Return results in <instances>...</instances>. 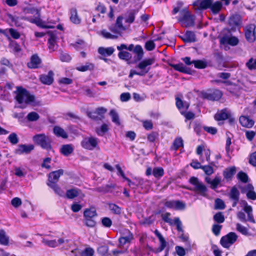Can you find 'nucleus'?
<instances>
[{
	"label": "nucleus",
	"mask_w": 256,
	"mask_h": 256,
	"mask_svg": "<svg viewBox=\"0 0 256 256\" xmlns=\"http://www.w3.org/2000/svg\"><path fill=\"white\" fill-rule=\"evenodd\" d=\"M16 89V91L14 92L16 94V100L18 104L34 106L39 104V102H36L35 96L31 94L26 89L22 87H18Z\"/></svg>",
	"instance_id": "obj_1"
},
{
	"label": "nucleus",
	"mask_w": 256,
	"mask_h": 256,
	"mask_svg": "<svg viewBox=\"0 0 256 256\" xmlns=\"http://www.w3.org/2000/svg\"><path fill=\"white\" fill-rule=\"evenodd\" d=\"M178 20L182 26L192 27L194 26L195 16L186 9H184L180 12Z\"/></svg>",
	"instance_id": "obj_2"
},
{
	"label": "nucleus",
	"mask_w": 256,
	"mask_h": 256,
	"mask_svg": "<svg viewBox=\"0 0 256 256\" xmlns=\"http://www.w3.org/2000/svg\"><path fill=\"white\" fill-rule=\"evenodd\" d=\"M189 182L194 187L193 188H188V190H193L200 194L202 196H206L208 189L205 185L201 182L198 178L196 177L191 178Z\"/></svg>",
	"instance_id": "obj_3"
},
{
	"label": "nucleus",
	"mask_w": 256,
	"mask_h": 256,
	"mask_svg": "<svg viewBox=\"0 0 256 256\" xmlns=\"http://www.w3.org/2000/svg\"><path fill=\"white\" fill-rule=\"evenodd\" d=\"M32 140L36 144L43 148L48 150L51 148V140L44 134H36L33 137Z\"/></svg>",
	"instance_id": "obj_4"
},
{
	"label": "nucleus",
	"mask_w": 256,
	"mask_h": 256,
	"mask_svg": "<svg viewBox=\"0 0 256 256\" xmlns=\"http://www.w3.org/2000/svg\"><path fill=\"white\" fill-rule=\"evenodd\" d=\"M238 236L234 232H230L223 236L220 240L221 244L225 248H228L232 245L238 239Z\"/></svg>",
	"instance_id": "obj_5"
},
{
	"label": "nucleus",
	"mask_w": 256,
	"mask_h": 256,
	"mask_svg": "<svg viewBox=\"0 0 256 256\" xmlns=\"http://www.w3.org/2000/svg\"><path fill=\"white\" fill-rule=\"evenodd\" d=\"M219 38L222 46L230 45L235 46L239 43L238 39L236 37L232 36L230 34L222 36Z\"/></svg>",
	"instance_id": "obj_6"
},
{
	"label": "nucleus",
	"mask_w": 256,
	"mask_h": 256,
	"mask_svg": "<svg viewBox=\"0 0 256 256\" xmlns=\"http://www.w3.org/2000/svg\"><path fill=\"white\" fill-rule=\"evenodd\" d=\"M150 65H137L136 68L131 70L129 77L132 78L134 75L143 76L147 74L150 70Z\"/></svg>",
	"instance_id": "obj_7"
},
{
	"label": "nucleus",
	"mask_w": 256,
	"mask_h": 256,
	"mask_svg": "<svg viewBox=\"0 0 256 256\" xmlns=\"http://www.w3.org/2000/svg\"><path fill=\"white\" fill-rule=\"evenodd\" d=\"M240 204L243 208L244 212L247 214L248 221L253 224H255L256 222L253 215V209L252 206H249L247 202L244 200H240Z\"/></svg>",
	"instance_id": "obj_8"
},
{
	"label": "nucleus",
	"mask_w": 256,
	"mask_h": 256,
	"mask_svg": "<svg viewBox=\"0 0 256 256\" xmlns=\"http://www.w3.org/2000/svg\"><path fill=\"white\" fill-rule=\"evenodd\" d=\"M98 144V139L92 137L85 138L82 142V145L84 148L90 150H92L96 148Z\"/></svg>",
	"instance_id": "obj_9"
},
{
	"label": "nucleus",
	"mask_w": 256,
	"mask_h": 256,
	"mask_svg": "<svg viewBox=\"0 0 256 256\" xmlns=\"http://www.w3.org/2000/svg\"><path fill=\"white\" fill-rule=\"evenodd\" d=\"M256 26L251 24L245 28V34L246 40L250 42H253L256 40L255 30Z\"/></svg>",
	"instance_id": "obj_10"
},
{
	"label": "nucleus",
	"mask_w": 256,
	"mask_h": 256,
	"mask_svg": "<svg viewBox=\"0 0 256 256\" xmlns=\"http://www.w3.org/2000/svg\"><path fill=\"white\" fill-rule=\"evenodd\" d=\"M176 70L180 72L192 74L195 72L193 65H170Z\"/></svg>",
	"instance_id": "obj_11"
},
{
	"label": "nucleus",
	"mask_w": 256,
	"mask_h": 256,
	"mask_svg": "<svg viewBox=\"0 0 256 256\" xmlns=\"http://www.w3.org/2000/svg\"><path fill=\"white\" fill-rule=\"evenodd\" d=\"M34 148V146L32 144H21L18 146V148L16 150L15 152L18 155H21L24 154H28L33 150Z\"/></svg>",
	"instance_id": "obj_12"
},
{
	"label": "nucleus",
	"mask_w": 256,
	"mask_h": 256,
	"mask_svg": "<svg viewBox=\"0 0 256 256\" xmlns=\"http://www.w3.org/2000/svg\"><path fill=\"white\" fill-rule=\"evenodd\" d=\"M54 73L50 71L48 74H42L40 76V80L44 84L50 86L54 81Z\"/></svg>",
	"instance_id": "obj_13"
},
{
	"label": "nucleus",
	"mask_w": 256,
	"mask_h": 256,
	"mask_svg": "<svg viewBox=\"0 0 256 256\" xmlns=\"http://www.w3.org/2000/svg\"><path fill=\"white\" fill-rule=\"evenodd\" d=\"M134 60L136 62L141 61L144 56V51L142 46L140 45H136L133 52Z\"/></svg>",
	"instance_id": "obj_14"
},
{
	"label": "nucleus",
	"mask_w": 256,
	"mask_h": 256,
	"mask_svg": "<svg viewBox=\"0 0 256 256\" xmlns=\"http://www.w3.org/2000/svg\"><path fill=\"white\" fill-rule=\"evenodd\" d=\"M64 173V172L62 170H60L50 173L49 174L48 184H56L58 181L60 176L63 175Z\"/></svg>",
	"instance_id": "obj_15"
},
{
	"label": "nucleus",
	"mask_w": 256,
	"mask_h": 256,
	"mask_svg": "<svg viewBox=\"0 0 256 256\" xmlns=\"http://www.w3.org/2000/svg\"><path fill=\"white\" fill-rule=\"evenodd\" d=\"M71 252L74 254L75 256H93L94 251L92 248H86L84 251L76 249L72 250Z\"/></svg>",
	"instance_id": "obj_16"
},
{
	"label": "nucleus",
	"mask_w": 256,
	"mask_h": 256,
	"mask_svg": "<svg viewBox=\"0 0 256 256\" xmlns=\"http://www.w3.org/2000/svg\"><path fill=\"white\" fill-rule=\"evenodd\" d=\"M222 92L219 90H215L213 92L210 94H206L204 97L210 100H218L222 97Z\"/></svg>",
	"instance_id": "obj_17"
},
{
	"label": "nucleus",
	"mask_w": 256,
	"mask_h": 256,
	"mask_svg": "<svg viewBox=\"0 0 256 256\" xmlns=\"http://www.w3.org/2000/svg\"><path fill=\"white\" fill-rule=\"evenodd\" d=\"M240 122L242 126L246 128H252L254 124V122L249 117L242 116L240 118Z\"/></svg>",
	"instance_id": "obj_18"
},
{
	"label": "nucleus",
	"mask_w": 256,
	"mask_h": 256,
	"mask_svg": "<svg viewBox=\"0 0 256 256\" xmlns=\"http://www.w3.org/2000/svg\"><path fill=\"white\" fill-rule=\"evenodd\" d=\"M229 24L232 28L239 26L242 24L240 16L238 14L232 16L229 20Z\"/></svg>",
	"instance_id": "obj_19"
},
{
	"label": "nucleus",
	"mask_w": 256,
	"mask_h": 256,
	"mask_svg": "<svg viewBox=\"0 0 256 256\" xmlns=\"http://www.w3.org/2000/svg\"><path fill=\"white\" fill-rule=\"evenodd\" d=\"M247 192L246 196L248 199L252 200H256V192L254 191V187L251 184H248L245 188Z\"/></svg>",
	"instance_id": "obj_20"
},
{
	"label": "nucleus",
	"mask_w": 256,
	"mask_h": 256,
	"mask_svg": "<svg viewBox=\"0 0 256 256\" xmlns=\"http://www.w3.org/2000/svg\"><path fill=\"white\" fill-rule=\"evenodd\" d=\"M118 50L120 51L118 54V56L120 59L124 60L125 62H128L132 58V54L125 49Z\"/></svg>",
	"instance_id": "obj_21"
},
{
	"label": "nucleus",
	"mask_w": 256,
	"mask_h": 256,
	"mask_svg": "<svg viewBox=\"0 0 256 256\" xmlns=\"http://www.w3.org/2000/svg\"><path fill=\"white\" fill-rule=\"evenodd\" d=\"M181 38L185 42H194L196 40L195 34L193 32L189 31L181 36Z\"/></svg>",
	"instance_id": "obj_22"
},
{
	"label": "nucleus",
	"mask_w": 256,
	"mask_h": 256,
	"mask_svg": "<svg viewBox=\"0 0 256 256\" xmlns=\"http://www.w3.org/2000/svg\"><path fill=\"white\" fill-rule=\"evenodd\" d=\"M154 233L157 236V237L158 238L160 242V246L159 248L157 250V252H160L163 251L165 248L166 247V242L164 238L158 230H156L154 232Z\"/></svg>",
	"instance_id": "obj_23"
},
{
	"label": "nucleus",
	"mask_w": 256,
	"mask_h": 256,
	"mask_svg": "<svg viewBox=\"0 0 256 256\" xmlns=\"http://www.w3.org/2000/svg\"><path fill=\"white\" fill-rule=\"evenodd\" d=\"M48 34L50 36V38L48 40L49 44V48L50 50L54 51L56 48V36L54 33V32H48Z\"/></svg>",
	"instance_id": "obj_24"
},
{
	"label": "nucleus",
	"mask_w": 256,
	"mask_h": 256,
	"mask_svg": "<svg viewBox=\"0 0 256 256\" xmlns=\"http://www.w3.org/2000/svg\"><path fill=\"white\" fill-rule=\"evenodd\" d=\"M134 239L133 234L128 232V234L126 236L122 237L119 239L120 247H122L128 243H130Z\"/></svg>",
	"instance_id": "obj_25"
},
{
	"label": "nucleus",
	"mask_w": 256,
	"mask_h": 256,
	"mask_svg": "<svg viewBox=\"0 0 256 256\" xmlns=\"http://www.w3.org/2000/svg\"><path fill=\"white\" fill-rule=\"evenodd\" d=\"M114 49L112 47L107 48H100L98 49L99 54L104 56H109L112 55L114 52Z\"/></svg>",
	"instance_id": "obj_26"
},
{
	"label": "nucleus",
	"mask_w": 256,
	"mask_h": 256,
	"mask_svg": "<svg viewBox=\"0 0 256 256\" xmlns=\"http://www.w3.org/2000/svg\"><path fill=\"white\" fill-rule=\"evenodd\" d=\"M236 169L235 166L231 167L226 168L224 172V176L226 180H230L233 176L236 174Z\"/></svg>",
	"instance_id": "obj_27"
},
{
	"label": "nucleus",
	"mask_w": 256,
	"mask_h": 256,
	"mask_svg": "<svg viewBox=\"0 0 256 256\" xmlns=\"http://www.w3.org/2000/svg\"><path fill=\"white\" fill-rule=\"evenodd\" d=\"M214 3V0H198V4L199 5L201 9H208L210 8L212 4Z\"/></svg>",
	"instance_id": "obj_28"
},
{
	"label": "nucleus",
	"mask_w": 256,
	"mask_h": 256,
	"mask_svg": "<svg viewBox=\"0 0 256 256\" xmlns=\"http://www.w3.org/2000/svg\"><path fill=\"white\" fill-rule=\"evenodd\" d=\"M74 152V148L71 144H66L62 146L60 152L65 156H68Z\"/></svg>",
	"instance_id": "obj_29"
},
{
	"label": "nucleus",
	"mask_w": 256,
	"mask_h": 256,
	"mask_svg": "<svg viewBox=\"0 0 256 256\" xmlns=\"http://www.w3.org/2000/svg\"><path fill=\"white\" fill-rule=\"evenodd\" d=\"M80 192L81 191L78 188H72L67 190L66 196L68 199H74L77 197Z\"/></svg>",
	"instance_id": "obj_30"
},
{
	"label": "nucleus",
	"mask_w": 256,
	"mask_h": 256,
	"mask_svg": "<svg viewBox=\"0 0 256 256\" xmlns=\"http://www.w3.org/2000/svg\"><path fill=\"white\" fill-rule=\"evenodd\" d=\"M9 237L6 235L4 230H0V244L2 245L7 246L9 244Z\"/></svg>",
	"instance_id": "obj_31"
},
{
	"label": "nucleus",
	"mask_w": 256,
	"mask_h": 256,
	"mask_svg": "<svg viewBox=\"0 0 256 256\" xmlns=\"http://www.w3.org/2000/svg\"><path fill=\"white\" fill-rule=\"evenodd\" d=\"M230 200H240V192L238 188L234 186L233 187L230 194H228Z\"/></svg>",
	"instance_id": "obj_32"
},
{
	"label": "nucleus",
	"mask_w": 256,
	"mask_h": 256,
	"mask_svg": "<svg viewBox=\"0 0 256 256\" xmlns=\"http://www.w3.org/2000/svg\"><path fill=\"white\" fill-rule=\"evenodd\" d=\"M54 132L58 136L62 137L63 138H68L66 132L60 126H55L54 128Z\"/></svg>",
	"instance_id": "obj_33"
},
{
	"label": "nucleus",
	"mask_w": 256,
	"mask_h": 256,
	"mask_svg": "<svg viewBox=\"0 0 256 256\" xmlns=\"http://www.w3.org/2000/svg\"><path fill=\"white\" fill-rule=\"evenodd\" d=\"M228 114L226 112V110H223L218 112L215 116L214 118L216 120H224L228 118Z\"/></svg>",
	"instance_id": "obj_34"
},
{
	"label": "nucleus",
	"mask_w": 256,
	"mask_h": 256,
	"mask_svg": "<svg viewBox=\"0 0 256 256\" xmlns=\"http://www.w3.org/2000/svg\"><path fill=\"white\" fill-rule=\"evenodd\" d=\"M97 216L96 210L94 208L86 210L84 212L85 218L93 219Z\"/></svg>",
	"instance_id": "obj_35"
},
{
	"label": "nucleus",
	"mask_w": 256,
	"mask_h": 256,
	"mask_svg": "<svg viewBox=\"0 0 256 256\" xmlns=\"http://www.w3.org/2000/svg\"><path fill=\"white\" fill-rule=\"evenodd\" d=\"M48 186L54 191L56 194L60 196H64V192L56 184H48Z\"/></svg>",
	"instance_id": "obj_36"
},
{
	"label": "nucleus",
	"mask_w": 256,
	"mask_h": 256,
	"mask_svg": "<svg viewBox=\"0 0 256 256\" xmlns=\"http://www.w3.org/2000/svg\"><path fill=\"white\" fill-rule=\"evenodd\" d=\"M222 8V4L220 2H217L213 3L210 6V9L212 13L214 14H218Z\"/></svg>",
	"instance_id": "obj_37"
},
{
	"label": "nucleus",
	"mask_w": 256,
	"mask_h": 256,
	"mask_svg": "<svg viewBox=\"0 0 256 256\" xmlns=\"http://www.w3.org/2000/svg\"><path fill=\"white\" fill-rule=\"evenodd\" d=\"M176 105L178 108L180 110H186L189 108V104H184V102L179 98H176Z\"/></svg>",
	"instance_id": "obj_38"
},
{
	"label": "nucleus",
	"mask_w": 256,
	"mask_h": 256,
	"mask_svg": "<svg viewBox=\"0 0 256 256\" xmlns=\"http://www.w3.org/2000/svg\"><path fill=\"white\" fill-rule=\"evenodd\" d=\"M70 20L74 24H79L80 22V20L78 16V12L76 10H72L71 11Z\"/></svg>",
	"instance_id": "obj_39"
},
{
	"label": "nucleus",
	"mask_w": 256,
	"mask_h": 256,
	"mask_svg": "<svg viewBox=\"0 0 256 256\" xmlns=\"http://www.w3.org/2000/svg\"><path fill=\"white\" fill-rule=\"evenodd\" d=\"M109 209L112 213L115 214L120 215L122 213V208L114 204H109Z\"/></svg>",
	"instance_id": "obj_40"
},
{
	"label": "nucleus",
	"mask_w": 256,
	"mask_h": 256,
	"mask_svg": "<svg viewBox=\"0 0 256 256\" xmlns=\"http://www.w3.org/2000/svg\"><path fill=\"white\" fill-rule=\"evenodd\" d=\"M184 146V142L181 138H177L174 142L172 147V148L174 150H176Z\"/></svg>",
	"instance_id": "obj_41"
},
{
	"label": "nucleus",
	"mask_w": 256,
	"mask_h": 256,
	"mask_svg": "<svg viewBox=\"0 0 256 256\" xmlns=\"http://www.w3.org/2000/svg\"><path fill=\"white\" fill-rule=\"evenodd\" d=\"M110 115L112 118V121L116 124L120 126V122L118 113L114 110H112L110 112Z\"/></svg>",
	"instance_id": "obj_42"
},
{
	"label": "nucleus",
	"mask_w": 256,
	"mask_h": 256,
	"mask_svg": "<svg viewBox=\"0 0 256 256\" xmlns=\"http://www.w3.org/2000/svg\"><path fill=\"white\" fill-rule=\"evenodd\" d=\"M39 114L36 112H31L27 116V119L29 122H36L40 119Z\"/></svg>",
	"instance_id": "obj_43"
},
{
	"label": "nucleus",
	"mask_w": 256,
	"mask_h": 256,
	"mask_svg": "<svg viewBox=\"0 0 256 256\" xmlns=\"http://www.w3.org/2000/svg\"><path fill=\"white\" fill-rule=\"evenodd\" d=\"M152 174L156 178L162 177L164 174V170L162 168H156L154 169Z\"/></svg>",
	"instance_id": "obj_44"
},
{
	"label": "nucleus",
	"mask_w": 256,
	"mask_h": 256,
	"mask_svg": "<svg viewBox=\"0 0 256 256\" xmlns=\"http://www.w3.org/2000/svg\"><path fill=\"white\" fill-rule=\"evenodd\" d=\"M102 36L106 39L114 40L118 38V36L112 34L106 30H103L101 32Z\"/></svg>",
	"instance_id": "obj_45"
},
{
	"label": "nucleus",
	"mask_w": 256,
	"mask_h": 256,
	"mask_svg": "<svg viewBox=\"0 0 256 256\" xmlns=\"http://www.w3.org/2000/svg\"><path fill=\"white\" fill-rule=\"evenodd\" d=\"M221 182L222 178L220 176H216L214 179L212 180L210 188L212 190H216L218 186L220 184Z\"/></svg>",
	"instance_id": "obj_46"
},
{
	"label": "nucleus",
	"mask_w": 256,
	"mask_h": 256,
	"mask_svg": "<svg viewBox=\"0 0 256 256\" xmlns=\"http://www.w3.org/2000/svg\"><path fill=\"white\" fill-rule=\"evenodd\" d=\"M27 172L24 168H15V175L19 178L24 177Z\"/></svg>",
	"instance_id": "obj_47"
},
{
	"label": "nucleus",
	"mask_w": 256,
	"mask_h": 256,
	"mask_svg": "<svg viewBox=\"0 0 256 256\" xmlns=\"http://www.w3.org/2000/svg\"><path fill=\"white\" fill-rule=\"evenodd\" d=\"M32 22L36 24L38 26L45 28H52L54 26H47L44 24L40 18H36L32 21Z\"/></svg>",
	"instance_id": "obj_48"
},
{
	"label": "nucleus",
	"mask_w": 256,
	"mask_h": 256,
	"mask_svg": "<svg viewBox=\"0 0 256 256\" xmlns=\"http://www.w3.org/2000/svg\"><path fill=\"white\" fill-rule=\"evenodd\" d=\"M42 242L50 248H54L58 247L57 241L56 240H48L43 239Z\"/></svg>",
	"instance_id": "obj_49"
},
{
	"label": "nucleus",
	"mask_w": 256,
	"mask_h": 256,
	"mask_svg": "<svg viewBox=\"0 0 256 256\" xmlns=\"http://www.w3.org/2000/svg\"><path fill=\"white\" fill-rule=\"evenodd\" d=\"M8 140L14 145L18 144L19 142V139L16 133L10 134L8 137Z\"/></svg>",
	"instance_id": "obj_50"
},
{
	"label": "nucleus",
	"mask_w": 256,
	"mask_h": 256,
	"mask_svg": "<svg viewBox=\"0 0 256 256\" xmlns=\"http://www.w3.org/2000/svg\"><path fill=\"white\" fill-rule=\"evenodd\" d=\"M214 219L218 224H222L225 220L224 216L222 212H218L214 216Z\"/></svg>",
	"instance_id": "obj_51"
},
{
	"label": "nucleus",
	"mask_w": 256,
	"mask_h": 256,
	"mask_svg": "<svg viewBox=\"0 0 256 256\" xmlns=\"http://www.w3.org/2000/svg\"><path fill=\"white\" fill-rule=\"evenodd\" d=\"M237 176L238 179L244 183H247L248 182V176L242 172H240Z\"/></svg>",
	"instance_id": "obj_52"
},
{
	"label": "nucleus",
	"mask_w": 256,
	"mask_h": 256,
	"mask_svg": "<svg viewBox=\"0 0 256 256\" xmlns=\"http://www.w3.org/2000/svg\"><path fill=\"white\" fill-rule=\"evenodd\" d=\"M226 208L224 202L220 199H216L215 201V209L224 210Z\"/></svg>",
	"instance_id": "obj_53"
},
{
	"label": "nucleus",
	"mask_w": 256,
	"mask_h": 256,
	"mask_svg": "<svg viewBox=\"0 0 256 256\" xmlns=\"http://www.w3.org/2000/svg\"><path fill=\"white\" fill-rule=\"evenodd\" d=\"M135 46L134 44H131L128 46H127L125 44H122L120 46H117L118 50H122V49H125L126 50H128L130 52H134V50Z\"/></svg>",
	"instance_id": "obj_54"
},
{
	"label": "nucleus",
	"mask_w": 256,
	"mask_h": 256,
	"mask_svg": "<svg viewBox=\"0 0 256 256\" xmlns=\"http://www.w3.org/2000/svg\"><path fill=\"white\" fill-rule=\"evenodd\" d=\"M108 130V126L106 124H104L102 126L101 128L96 130V132L99 136H102Z\"/></svg>",
	"instance_id": "obj_55"
},
{
	"label": "nucleus",
	"mask_w": 256,
	"mask_h": 256,
	"mask_svg": "<svg viewBox=\"0 0 256 256\" xmlns=\"http://www.w3.org/2000/svg\"><path fill=\"white\" fill-rule=\"evenodd\" d=\"M205 174L208 176H211L214 173L213 168L210 166H204L202 168Z\"/></svg>",
	"instance_id": "obj_56"
},
{
	"label": "nucleus",
	"mask_w": 256,
	"mask_h": 256,
	"mask_svg": "<svg viewBox=\"0 0 256 256\" xmlns=\"http://www.w3.org/2000/svg\"><path fill=\"white\" fill-rule=\"evenodd\" d=\"M30 62L31 64H41L42 61L38 54H35L31 57Z\"/></svg>",
	"instance_id": "obj_57"
},
{
	"label": "nucleus",
	"mask_w": 256,
	"mask_h": 256,
	"mask_svg": "<svg viewBox=\"0 0 256 256\" xmlns=\"http://www.w3.org/2000/svg\"><path fill=\"white\" fill-rule=\"evenodd\" d=\"M110 30L113 32L115 35L122 36V33L123 32L121 29H119L118 27H117L116 25L112 26L110 27Z\"/></svg>",
	"instance_id": "obj_58"
},
{
	"label": "nucleus",
	"mask_w": 256,
	"mask_h": 256,
	"mask_svg": "<svg viewBox=\"0 0 256 256\" xmlns=\"http://www.w3.org/2000/svg\"><path fill=\"white\" fill-rule=\"evenodd\" d=\"M102 226L106 228H110L112 226V220L108 218H104L102 220Z\"/></svg>",
	"instance_id": "obj_59"
},
{
	"label": "nucleus",
	"mask_w": 256,
	"mask_h": 256,
	"mask_svg": "<svg viewBox=\"0 0 256 256\" xmlns=\"http://www.w3.org/2000/svg\"><path fill=\"white\" fill-rule=\"evenodd\" d=\"M236 230L244 235L246 236L248 234V230L240 224H236Z\"/></svg>",
	"instance_id": "obj_60"
},
{
	"label": "nucleus",
	"mask_w": 256,
	"mask_h": 256,
	"mask_svg": "<svg viewBox=\"0 0 256 256\" xmlns=\"http://www.w3.org/2000/svg\"><path fill=\"white\" fill-rule=\"evenodd\" d=\"M156 48V44L154 41L150 40L147 42L145 44V48L148 51H152Z\"/></svg>",
	"instance_id": "obj_61"
},
{
	"label": "nucleus",
	"mask_w": 256,
	"mask_h": 256,
	"mask_svg": "<svg viewBox=\"0 0 256 256\" xmlns=\"http://www.w3.org/2000/svg\"><path fill=\"white\" fill-rule=\"evenodd\" d=\"M84 223L87 226L90 228H94L96 224L94 220L90 218H84Z\"/></svg>",
	"instance_id": "obj_62"
},
{
	"label": "nucleus",
	"mask_w": 256,
	"mask_h": 256,
	"mask_svg": "<svg viewBox=\"0 0 256 256\" xmlns=\"http://www.w3.org/2000/svg\"><path fill=\"white\" fill-rule=\"evenodd\" d=\"M72 82L73 81L72 79L66 78H62L58 80L59 84L63 85H69L72 84Z\"/></svg>",
	"instance_id": "obj_63"
},
{
	"label": "nucleus",
	"mask_w": 256,
	"mask_h": 256,
	"mask_svg": "<svg viewBox=\"0 0 256 256\" xmlns=\"http://www.w3.org/2000/svg\"><path fill=\"white\" fill-rule=\"evenodd\" d=\"M95 111L102 120L104 118V114L107 112V110L104 108L101 107L98 108Z\"/></svg>",
	"instance_id": "obj_64"
}]
</instances>
